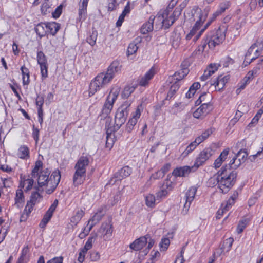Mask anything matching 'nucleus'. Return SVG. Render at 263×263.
Wrapping results in <instances>:
<instances>
[{"label": "nucleus", "instance_id": "0eeeda50", "mask_svg": "<svg viewBox=\"0 0 263 263\" xmlns=\"http://www.w3.org/2000/svg\"><path fill=\"white\" fill-rule=\"evenodd\" d=\"M128 114V106L122 105L119 107L115 117L114 130H118L124 124Z\"/></svg>", "mask_w": 263, "mask_h": 263}, {"label": "nucleus", "instance_id": "39448f33", "mask_svg": "<svg viewBox=\"0 0 263 263\" xmlns=\"http://www.w3.org/2000/svg\"><path fill=\"white\" fill-rule=\"evenodd\" d=\"M177 2L178 0H171L167 7L163 11V13L156 16V19L161 22L163 25H166L167 28L171 26L181 14V9L176 8L173 14L168 16L170 12L172 11L173 8L177 4Z\"/></svg>", "mask_w": 263, "mask_h": 263}, {"label": "nucleus", "instance_id": "bf43d9fd", "mask_svg": "<svg viewBox=\"0 0 263 263\" xmlns=\"http://www.w3.org/2000/svg\"><path fill=\"white\" fill-rule=\"evenodd\" d=\"M40 198V194L38 192H35L32 193L30 199L29 201L30 202V203H33V204H35L37 202V200Z\"/></svg>", "mask_w": 263, "mask_h": 263}, {"label": "nucleus", "instance_id": "79ce46f5", "mask_svg": "<svg viewBox=\"0 0 263 263\" xmlns=\"http://www.w3.org/2000/svg\"><path fill=\"white\" fill-rule=\"evenodd\" d=\"M97 238V234H95L89 237L86 241L84 248H83L85 251H87L88 250L90 249L92 246V242L95 241Z\"/></svg>", "mask_w": 263, "mask_h": 263}, {"label": "nucleus", "instance_id": "603ef678", "mask_svg": "<svg viewBox=\"0 0 263 263\" xmlns=\"http://www.w3.org/2000/svg\"><path fill=\"white\" fill-rule=\"evenodd\" d=\"M135 89L134 86H127L125 87L123 92L122 96L124 98H128L133 93Z\"/></svg>", "mask_w": 263, "mask_h": 263}, {"label": "nucleus", "instance_id": "7c9ffc66", "mask_svg": "<svg viewBox=\"0 0 263 263\" xmlns=\"http://www.w3.org/2000/svg\"><path fill=\"white\" fill-rule=\"evenodd\" d=\"M30 152L28 147L26 145H22L18 149L17 155L22 159H27L29 158Z\"/></svg>", "mask_w": 263, "mask_h": 263}, {"label": "nucleus", "instance_id": "a878e982", "mask_svg": "<svg viewBox=\"0 0 263 263\" xmlns=\"http://www.w3.org/2000/svg\"><path fill=\"white\" fill-rule=\"evenodd\" d=\"M227 80L226 77H221V76H219L215 81H211V85H214L216 89L220 91L224 87Z\"/></svg>", "mask_w": 263, "mask_h": 263}, {"label": "nucleus", "instance_id": "3c124183", "mask_svg": "<svg viewBox=\"0 0 263 263\" xmlns=\"http://www.w3.org/2000/svg\"><path fill=\"white\" fill-rule=\"evenodd\" d=\"M262 113L263 106L260 109H259L256 116L252 119L251 122L249 124V126H251L253 124H256L258 122L259 119L261 117V116L262 114Z\"/></svg>", "mask_w": 263, "mask_h": 263}, {"label": "nucleus", "instance_id": "b1692460", "mask_svg": "<svg viewBox=\"0 0 263 263\" xmlns=\"http://www.w3.org/2000/svg\"><path fill=\"white\" fill-rule=\"evenodd\" d=\"M100 232L103 235L104 240H107L110 237L112 233L111 225L107 223L103 224L100 229Z\"/></svg>", "mask_w": 263, "mask_h": 263}, {"label": "nucleus", "instance_id": "6e6552de", "mask_svg": "<svg viewBox=\"0 0 263 263\" xmlns=\"http://www.w3.org/2000/svg\"><path fill=\"white\" fill-rule=\"evenodd\" d=\"M248 155L246 149H241L237 154H235L228 164L232 166L233 169H237L241 164L245 163Z\"/></svg>", "mask_w": 263, "mask_h": 263}, {"label": "nucleus", "instance_id": "72a5a7b5", "mask_svg": "<svg viewBox=\"0 0 263 263\" xmlns=\"http://www.w3.org/2000/svg\"><path fill=\"white\" fill-rule=\"evenodd\" d=\"M234 242V239L232 237H230L227 239H226L220 248L221 253H222L224 251L226 252H229L232 247V244Z\"/></svg>", "mask_w": 263, "mask_h": 263}, {"label": "nucleus", "instance_id": "aec40b11", "mask_svg": "<svg viewBox=\"0 0 263 263\" xmlns=\"http://www.w3.org/2000/svg\"><path fill=\"white\" fill-rule=\"evenodd\" d=\"M155 74V70L154 67H152L145 75L139 79V84L141 86H146L149 81L153 78Z\"/></svg>", "mask_w": 263, "mask_h": 263}, {"label": "nucleus", "instance_id": "473e14b6", "mask_svg": "<svg viewBox=\"0 0 263 263\" xmlns=\"http://www.w3.org/2000/svg\"><path fill=\"white\" fill-rule=\"evenodd\" d=\"M103 216V214L102 213L101 211H99L91 218L88 221V224H90V229H92V227L97 224L102 219Z\"/></svg>", "mask_w": 263, "mask_h": 263}, {"label": "nucleus", "instance_id": "9b49d317", "mask_svg": "<svg viewBox=\"0 0 263 263\" xmlns=\"http://www.w3.org/2000/svg\"><path fill=\"white\" fill-rule=\"evenodd\" d=\"M37 61L40 66L42 78L45 79L48 77V65L46 57L41 51L37 53Z\"/></svg>", "mask_w": 263, "mask_h": 263}, {"label": "nucleus", "instance_id": "338daca9", "mask_svg": "<svg viewBox=\"0 0 263 263\" xmlns=\"http://www.w3.org/2000/svg\"><path fill=\"white\" fill-rule=\"evenodd\" d=\"M220 66L219 64H211L208 67V69L211 72V73L213 74L218 68V67Z\"/></svg>", "mask_w": 263, "mask_h": 263}, {"label": "nucleus", "instance_id": "f8f14e48", "mask_svg": "<svg viewBox=\"0 0 263 263\" xmlns=\"http://www.w3.org/2000/svg\"><path fill=\"white\" fill-rule=\"evenodd\" d=\"M132 173V168L128 166H125L119 170L110 179L109 184H114L117 181H120L123 179L129 176Z\"/></svg>", "mask_w": 263, "mask_h": 263}, {"label": "nucleus", "instance_id": "37998d69", "mask_svg": "<svg viewBox=\"0 0 263 263\" xmlns=\"http://www.w3.org/2000/svg\"><path fill=\"white\" fill-rule=\"evenodd\" d=\"M98 36V33L97 31H93L90 35L87 38V42L90 44L91 46H94L96 43V40Z\"/></svg>", "mask_w": 263, "mask_h": 263}, {"label": "nucleus", "instance_id": "412c9836", "mask_svg": "<svg viewBox=\"0 0 263 263\" xmlns=\"http://www.w3.org/2000/svg\"><path fill=\"white\" fill-rule=\"evenodd\" d=\"M156 17L151 16L148 20L143 24L140 29V32L143 34H145L153 30V24L155 18Z\"/></svg>", "mask_w": 263, "mask_h": 263}, {"label": "nucleus", "instance_id": "1a4fd4ad", "mask_svg": "<svg viewBox=\"0 0 263 263\" xmlns=\"http://www.w3.org/2000/svg\"><path fill=\"white\" fill-rule=\"evenodd\" d=\"M118 89L112 90L109 93L102 108V114L108 115L113 108V105L119 95Z\"/></svg>", "mask_w": 263, "mask_h": 263}, {"label": "nucleus", "instance_id": "774afa93", "mask_svg": "<svg viewBox=\"0 0 263 263\" xmlns=\"http://www.w3.org/2000/svg\"><path fill=\"white\" fill-rule=\"evenodd\" d=\"M181 167H177L172 172V175L175 177H184L181 171Z\"/></svg>", "mask_w": 263, "mask_h": 263}, {"label": "nucleus", "instance_id": "7ed1b4c3", "mask_svg": "<svg viewBox=\"0 0 263 263\" xmlns=\"http://www.w3.org/2000/svg\"><path fill=\"white\" fill-rule=\"evenodd\" d=\"M50 173L49 170L46 168L40 171L37 176L39 187H42L45 185L49 186V188L46 191L48 194H50L54 192L61 179V174L59 170H56L53 172L49 178Z\"/></svg>", "mask_w": 263, "mask_h": 263}, {"label": "nucleus", "instance_id": "58836bf2", "mask_svg": "<svg viewBox=\"0 0 263 263\" xmlns=\"http://www.w3.org/2000/svg\"><path fill=\"white\" fill-rule=\"evenodd\" d=\"M200 143H197V140L195 139L194 141L191 142L186 148L182 155L185 157L189 153L192 152Z\"/></svg>", "mask_w": 263, "mask_h": 263}, {"label": "nucleus", "instance_id": "9d476101", "mask_svg": "<svg viewBox=\"0 0 263 263\" xmlns=\"http://www.w3.org/2000/svg\"><path fill=\"white\" fill-rule=\"evenodd\" d=\"M213 151L210 148H206L202 151L196 159L194 163L195 170L203 165L213 155Z\"/></svg>", "mask_w": 263, "mask_h": 263}, {"label": "nucleus", "instance_id": "5fc2aeb1", "mask_svg": "<svg viewBox=\"0 0 263 263\" xmlns=\"http://www.w3.org/2000/svg\"><path fill=\"white\" fill-rule=\"evenodd\" d=\"M29 252V248L28 246L24 247L22 251L21 254L17 260V263H23L25 256Z\"/></svg>", "mask_w": 263, "mask_h": 263}, {"label": "nucleus", "instance_id": "423d86ee", "mask_svg": "<svg viewBox=\"0 0 263 263\" xmlns=\"http://www.w3.org/2000/svg\"><path fill=\"white\" fill-rule=\"evenodd\" d=\"M89 163V159L85 156H81L75 166V172L73 176V183L74 186L82 184L85 180L86 167Z\"/></svg>", "mask_w": 263, "mask_h": 263}, {"label": "nucleus", "instance_id": "4468645a", "mask_svg": "<svg viewBox=\"0 0 263 263\" xmlns=\"http://www.w3.org/2000/svg\"><path fill=\"white\" fill-rule=\"evenodd\" d=\"M148 235L139 237L131 243L129 247L130 252L138 251L142 249L147 243Z\"/></svg>", "mask_w": 263, "mask_h": 263}, {"label": "nucleus", "instance_id": "2eb2a0df", "mask_svg": "<svg viewBox=\"0 0 263 263\" xmlns=\"http://www.w3.org/2000/svg\"><path fill=\"white\" fill-rule=\"evenodd\" d=\"M58 204V200L55 199L53 203L51 204L50 207L46 212L44 215L42 221L40 222L39 226L41 228H44L45 227L47 223L50 221L51 218L53 215V213L55 211L56 208L57 207Z\"/></svg>", "mask_w": 263, "mask_h": 263}, {"label": "nucleus", "instance_id": "c85d7f7f", "mask_svg": "<svg viewBox=\"0 0 263 263\" xmlns=\"http://www.w3.org/2000/svg\"><path fill=\"white\" fill-rule=\"evenodd\" d=\"M212 100V96L210 93H203L202 94L198 99L196 101V103L199 105L206 104V105H212L211 103Z\"/></svg>", "mask_w": 263, "mask_h": 263}, {"label": "nucleus", "instance_id": "8fccbe9b", "mask_svg": "<svg viewBox=\"0 0 263 263\" xmlns=\"http://www.w3.org/2000/svg\"><path fill=\"white\" fill-rule=\"evenodd\" d=\"M138 48V47L137 45V44L135 43L134 42L129 44L127 51V55L129 56L135 53L137 51Z\"/></svg>", "mask_w": 263, "mask_h": 263}, {"label": "nucleus", "instance_id": "6e6d98bb", "mask_svg": "<svg viewBox=\"0 0 263 263\" xmlns=\"http://www.w3.org/2000/svg\"><path fill=\"white\" fill-rule=\"evenodd\" d=\"M198 14L199 15V16H198L199 20L196 21L195 24L194 25V27L192 28V29H194V31L195 32H196L197 30L199 29V27H200V26L201 25V24L203 22V21H202L203 15H202L201 10L200 11V12L199 13H198Z\"/></svg>", "mask_w": 263, "mask_h": 263}, {"label": "nucleus", "instance_id": "de8ad7c7", "mask_svg": "<svg viewBox=\"0 0 263 263\" xmlns=\"http://www.w3.org/2000/svg\"><path fill=\"white\" fill-rule=\"evenodd\" d=\"M184 105L181 103H175L171 108V112L173 114H176L184 109Z\"/></svg>", "mask_w": 263, "mask_h": 263}, {"label": "nucleus", "instance_id": "864d4df0", "mask_svg": "<svg viewBox=\"0 0 263 263\" xmlns=\"http://www.w3.org/2000/svg\"><path fill=\"white\" fill-rule=\"evenodd\" d=\"M170 244V241L168 238H164L161 240L159 246L161 248V251H165L168 247Z\"/></svg>", "mask_w": 263, "mask_h": 263}, {"label": "nucleus", "instance_id": "bb28decb", "mask_svg": "<svg viewBox=\"0 0 263 263\" xmlns=\"http://www.w3.org/2000/svg\"><path fill=\"white\" fill-rule=\"evenodd\" d=\"M229 152V149H225L221 153L214 162V164L215 168H219L221 165L222 162L227 159Z\"/></svg>", "mask_w": 263, "mask_h": 263}, {"label": "nucleus", "instance_id": "393cba45", "mask_svg": "<svg viewBox=\"0 0 263 263\" xmlns=\"http://www.w3.org/2000/svg\"><path fill=\"white\" fill-rule=\"evenodd\" d=\"M231 2L230 1L224 0L221 3H220L218 9L217 11L213 14V16L216 17L217 16L223 13L227 9H228L231 6Z\"/></svg>", "mask_w": 263, "mask_h": 263}, {"label": "nucleus", "instance_id": "e2e57ef3", "mask_svg": "<svg viewBox=\"0 0 263 263\" xmlns=\"http://www.w3.org/2000/svg\"><path fill=\"white\" fill-rule=\"evenodd\" d=\"M36 105L37 106V111L42 109V106L44 103V97L43 96H37L36 98Z\"/></svg>", "mask_w": 263, "mask_h": 263}, {"label": "nucleus", "instance_id": "0e129e2a", "mask_svg": "<svg viewBox=\"0 0 263 263\" xmlns=\"http://www.w3.org/2000/svg\"><path fill=\"white\" fill-rule=\"evenodd\" d=\"M221 63L222 64L223 66L224 67H228L230 64H232L234 63V60L229 57H226L225 58L223 59V60L221 61Z\"/></svg>", "mask_w": 263, "mask_h": 263}, {"label": "nucleus", "instance_id": "f257e3e1", "mask_svg": "<svg viewBox=\"0 0 263 263\" xmlns=\"http://www.w3.org/2000/svg\"><path fill=\"white\" fill-rule=\"evenodd\" d=\"M121 65L118 61H113L105 73L98 74L89 85V96L93 95L101 88L104 87L114 78L115 75L120 71Z\"/></svg>", "mask_w": 263, "mask_h": 263}, {"label": "nucleus", "instance_id": "c03bdc74", "mask_svg": "<svg viewBox=\"0 0 263 263\" xmlns=\"http://www.w3.org/2000/svg\"><path fill=\"white\" fill-rule=\"evenodd\" d=\"M249 222V219L248 218H245L239 221L237 228V232L238 234L241 233L243 232Z\"/></svg>", "mask_w": 263, "mask_h": 263}, {"label": "nucleus", "instance_id": "49530a36", "mask_svg": "<svg viewBox=\"0 0 263 263\" xmlns=\"http://www.w3.org/2000/svg\"><path fill=\"white\" fill-rule=\"evenodd\" d=\"M155 197L152 194H148L145 197V203L147 206L154 207L155 204Z\"/></svg>", "mask_w": 263, "mask_h": 263}, {"label": "nucleus", "instance_id": "f704fd0d", "mask_svg": "<svg viewBox=\"0 0 263 263\" xmlns=\"http://www.w3.org/2000/svg\"><path fill=\"white\" fill-rule=\"evenodd\" d=\"M84 215V211L82 209L78 210L75 214L71 218V222L77 225Z\"/></svg>", "mask_w": 263, "mask_h": 263}, {"label": "nucleus", "instance_id": "cd10ccee", "mask_svg": "<svg viewBox=\"0 0 263 263\" xmlns=\"http://www.w3.org/2000/svg\"><path fill=\"white\" fill-rule=\"evenodd\" d=\"M25 201L23 192L22 190H17L16 192L15 198V205L18 208L23 207Z\"/></svg>", "mask_w": 263, "mask_h": 263}, {"label": "nucleus", "instance_id": "052dcab7", "mask_svg": "<svg viewBox=\"0 0 263 263\" xmlns=\"http://www.w3.org/2000/svg\"><path fill=\"white\" fill-rule=\"evenodd\" d=\"M63 5H60L52 13V17L54 18L59 17L62 12Z\"/></svg>", "mask_w": 263, "mask_h": 263}, {"label": "nucleus", "instance_id": "dca6fc26", "mask_svg": "<svg viewBox=\"0 0 263 263\" xmlns=\"http://www.w3.org/2000/svg\"><path fill=\"white\" fill-rule=\"evenodd\" d=\"M191 63L192 59L190 58H186L182 62L180 70L175 73V76H179L178 78H177V79H182L188 74L189 72V67Z\"/></svg>", "mask_w": 263, "mask_h": 263}, {"label": "nucleus", "instance_id": "f3484780", "mask_svg": "<svg viewBox=\"0 0 263 263\" xmlns=\"http://www.w3.org/2000/svg\"><path fill=\"white\" fill-rule=\"evenodd\" d=\"M197 187L193 186L189 189L185 194V203L184 205L183 211H185V213L188 211L192 202L193 201L195 194L197 192Z\"/></svg>", "mask_w": 263, "mask_h": 263}, {"label": "nucleus", "instance_id": "ea45409f", "mask_svg": "<svg viewBox=\"0 0 263 263\" xmlns=\"http://www.w3.org/2000/svg\"><path fill=\"white\" fill-rule=\"evenodd\" d=\"M51 4L50 2V0H44V2L43 3L41 6V12L43 15H46L48 13L50 12Z\"/></svg>", "mask_w": 263, "mask_h": 263}, {"label": "nucleus", "instance_id": "09e8293b", "mask_svg": "<svg viewBox=\"0 0 263 263\" xmlns=\"http://www.w3.org/2000/svg\"><path fill=\"white\" fill-rule=\"evenodd\" d=\"M170 175H167V177H168ZM161 187L164 189L168 191V192H170L173 189V183L172 181H171L168 178H167L163 182V184Z\"/></svg>", "mask_w": 263, "mask_h": 263}, {"label": "nucleus", "instance_id": "4c0bfd02", "mask_svg": "<svg viewBox=\"0 0 263 263\" xmlns=\"http://www.w3.org/2000/svg\"><path fill=\"white\" fill-rule=\"evenodd\" d=\"M21 182L20 183V186L22 187H24L25 185H26L25 190L26 191H29L31 190V189L32 187V185L34 183V180L32 179L27 178V179H24L23 181V179L22 177H21Z\"/></svg>", "mask_w": 263, "mask_h": 263}, {"label": "nucleus", "instance_id": "c9c22d12", "mask_svg": "<svg viewBox=\"0 0 263 263\" xmlns=\"http://www.w3.org/2000/svg\"><path fill=\"white\" fill-rule=\"evenodd\" d=\"M21 70L23 76V83L24 85H28L30 82L29 71L28 69L24 66L21 67Z\"/></svg>", "mask_w": 263, "mask_h": 263}, {"label": "nucleus", "instance_id": "680f3d73", "mask_svg": "<svg viewBox=\"0 0 263 263\" xmlns=\"http://www.w3.org/2000/svg\"><path fill=\"white\" fill-rule=\"evenodd\" d=\"M168 193V191H166L161 187V190L157 193V199H161L166 197Z\"/></svg>", "mask_w": 263, "mask_h": 263}, {"label": "nucleus", "instance_id": "20e7f679", "mask_svg": "<svg viewBox=\"0 0 263 263\" xmlns=\"http://www.w3.org/2000/svg\"><path fill=\"white\" fill-rule=\"evenodd\" d=\"M226 29L224 26L220 27L217 30L209 32L202 43L199 46V51H203L207 45L210 49H214L220 45L226 38Z\"/></svg>", "mask_w": 263, "mask_h": 263}, {"label": "nucleus", "instance_id": "a18cd8bd", "mask_svg": "<svg viewBox=\"0 0 263 263\" xmlns=\"http://www.w3.org/2000/svg\"><path fill=\"white\" fill-rule=\"evenodd\" d=\"M179 86L178 84H173L170 87V90L167 93L166 99H171L176 93V91L178 90Z\"/></svg>", "mask_w": 263, "mask_h": 263}, {"label": "nucleus", "instance_id": "6ab92c4d", "mask_svg": "<svg viewBox=\"0 0 263 263\" xmlns=\"http://www.w3.org/2000/svg\"><path fill=\"white\" fill-rule=\"evenodd\" d=\"M89 0H80L79 4V13L77 21L82 23L86 19L87 7Z\"/></svg>", "mask_w": 263, "mask_h": 263}, {"label": "nucleus", "instance_id": "a211bd4d", "mask_svg": "<svg viewBox=\"0 0 263 263\" xmlns=\"http://www.w3.org/2000/svg\"><path fill=\"white\" fill-rule=\"evenodd\" d=\"M213 109L212 105L201 104V106L197 109L193 114L194 118L200 119L204 118Z\"/></svg>", "mask_w": 263, "mask_h": 263}, {"label": "nucleus", "instance_id": "5701e85b", "mask_svg": "<svg viewBox=\"0 0 263 263\" xmlns=\"http://www.w3.org/2000/svg\"><path fill=\"white\" fill-rule=\"evenodd\" d=\"M47 33L54 36L60 28V25L54 22H47L45 24Z\"/></svg>", "mask_w": 263, "mask_h": 263}, {"label": "nucleus", "instance_id": "4d7b16f0", "mask_svg": "<svg viewBox=\"0 0 263 263\" xmlns=\"http://www.w3.org/2000/svg\"><path fill=\"white\" fill-rule=\"evenodd\" d=\"M164 175H163V173L162 171L159 170L152 174V175L150 177L149 180L147 183H148L149 181H150L152 180H157L162 178L164 177Z\"/></svg>", "mask_w": 263, "mask_h": 263}, {"label": "nucleus", "instance_id": "4be33fe9", "mask_svg": "<svg viewBox=\"0 0 263 263\" xmlns=\"http://www.w3.org/2000/svg\"><path fill=\"white\" fill-rule=\"evenodd\" d=\"M141 115L140 109L138 108L136 110L133 117L129 119L128 122L126 124V130L130 133L133 130L134 126L136 124L137 120Z\"/></svg>", "mask_w": 263, "mask_h": 263}, {"label": "nucleus", "instance_id": "2f4dec72", "mask_svg": "<svg viewBox=\"0 0 263 263\" xmlns=\"http://www.w3.org/2000/svg\"><path fill=\"white\" fill-rule=\"evenodd\" d=\"M45 24L46 23H39L34 28L36 34L40 37V38L45 36L47 33V31L45 27Z\"/></svg>", "mask_w": 263, "mask_h": 263}, {"label": "nucleus", "instance_id": "13d9d810", "mask_svg": "<svg viewBox=\"0 0 263 263\" xmlns=\"http://www.w3.org/2000/svg\"><path fill=\"white\" fill-rule=\"evenodd\" d=\"M181 168L182 170V173L184 175V177L189 175L192 171L194 172L196 170H195L194 165L191 167L189 166H184L183 167H181Z\"/></svg>", "mask_w": 263, "mask_h": 263}, {"label": "nucleus", "instance_id": "69168bd1", "mask_svg": "<svg viewBox=\"0 0 263 263\" xmlns=\"http://www.w3.org/2000/svg\"><path fill=\"white\" fill-rule=\"evenodd\" d=\"M238 193L237 191H235L231 197L229 199L228 204L229 205H233L235 200L238 198Z\"/></svg>", "mask_w": 263, "mask_h": 263}, {"label": "nucleus", "instance_id": "ddd939ff", "mask_svg": "<svg viewBox=\"0 0 263 263\" xmlns=\"http://www.w3.org/2000/svg\"><path fill=\"white\" fill-rule=\"evenodd\" d=\"M258 44V43H255L248 50L245 55V62L250 64L258 57L260 51L259 48L257 46Z\"/></svg>", "mask_w": 263, "mask_h": 263}, {"label": "nucleus", "instance_id": "f03ea898", "mask_svg": "<svg viewBox=\"0 0 263 263\" xmlns=\"http://www.w3.org/2000/svg\"><path fill=\"white\" fill-rule=\"evenodd\" d=\"M236 170L229 164H226L218 172L216 180L222 193H227L235 183L237 176Z\"/></svg>", "mask_w": 263, "mask_h": 263}, {"label": "nucleus", "instance_id": "c756f323", "mask_svg": "<svg viewBox=\"0 0 263 263\" xmlns=\"http://www.w3.org/2000/svg\"><path fill=\"white\" fill-rule=\"evenodd\" d=\"M114 129H112L108 127L106 128V146L109 148H111L114 143L115 135L112 134Z\"/></svg>", "mask_w": 263, "mask_h": 263}, {"label": "nucleus", "instance_id": "e433bc0d", "mask_svg": "<svg viewBox=\"0 0 263 263\" xmlns=\"http://www.w3.org/2000/svg\"><path fill=\"white\" fill-rule=\"evenodd\" d=\"M214 130V129L213 128H210L206 129L201 134V135L196 138L197 141V143H201L202 142L207 139L209 136L213 133Z\"/></svg>", "mask_w": 263, "mask_h": 263}, {"label": "nucleus", "instance_id": "a19ab883", "mask_svg": "<svg viewBox=\"0 0 263 263\" xmlns=\"http://www.w3.org/2000/svg\"><path fill=\"white\" fill-rule=\"evenodd\" d=\"M43 162L41 160H37L35 162L34 167L31 172V176L33 178H35L38 176L40 170L42 167Z\"/></svg>", "mask_w": 263, "mask_h": 263}]
</instances>
